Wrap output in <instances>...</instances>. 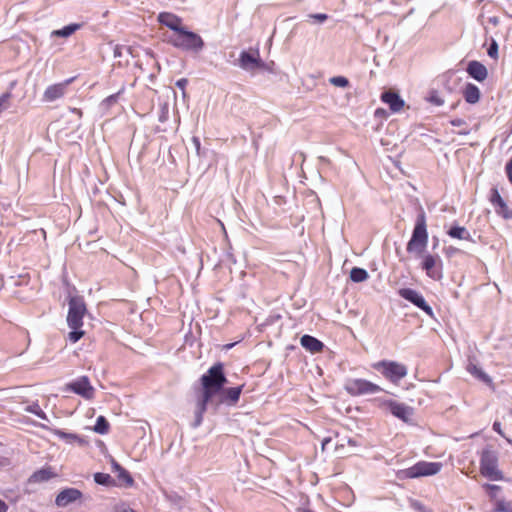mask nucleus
Returning <instances> with one entry per match:
<instances>
[{"mask_svg":"<svg viewBox=\"0 0 512 512\" xmlns=\"http://www.w3.org/2000/svg\"><path fill=\"white\" fill-rule=\"evenodd\" d=\"M73 112H74V113H76V114H78V115H80V116H81V114H82L81 110H80V109H77V108H74V109H73Z\"/></svg>","mask_w":512,"mask_h":512,"instance_id":"obj_48","label":"nucleus"},{"mask_svg":"<svg viewBox=\"0 0 512 512\" xmlns=\"http://www.w3.org/2000/svg\"><path fill=\"white\" fill-rule=\"evenodd\" d=\"M467 72L479 82L484 81L488 76L487 68L478 61H471L467 66Z\"/></svg>","mask_w":512,"mask_h":512,"instance_id":"obj_20","label":"nucleus"},{"mask_svg":"<svg viewBox=\"0 0 512 512\" xmlns=\"http://www.w3.org/2000/svg\"><path fill=\"white\" fill-rule=\"evenodd\" d=\"M492 512H512V500H505L500 497L499 500L494 503Z\"/></svg>","mask_w":512,"mask_h":512,"instance_id":"obj_29","label":"nucleus"},{"mask_svg":"<svg viewBox=\"0 0 512 512\" xmlns=\"http://www.w3.org/2000/svg\"><path fill=\"white\" fill-rule=\"evenodd\" d=\"M390 412L397 418L407 421L411 415L410 409L401 403H397L394 401L389 402Z\"/></svg>","mask_w":512,"mask_h":512,"instance_id":"obj_22","label":"nucleus"},{"mask_svg":"<svg viewBox=\"0 0 512 512\" xmlns=\"http://www.w3.org/2000/svg\"><path fill=\"white\" fill-rule=\"evenodd\" d=\"M482 488L485 490L486 494L489 497V500L494 504L501 497L502 488L498 485L485 483L482 485Z\"/></svg>","mask_w":512,"mask_h":512,"instance_id":"obj_27","label":"nucleus"},{"mask_svg":"<svg viewBox=\"0 0 512 512\" xmlns=\"http://www.w3.org/2000/svg\"><path fill=\"white\" fill-rule=\"evenodd\" d=\"M311 17L318 20L319 22H323L328 18V16L326 14H322V13L313 14V15H311Z\"/></svg>","mask_w":512,"mask_h":512,"instance_id":"obj_40","label":"nucleus"},{"mask_svg":"<svg viewBox=\"0 0 512 512\" xmlns=\"http://www.w3.org/2000/svg\"><path fill=\"white\" fill-rule=\"evenodd\" d=\"M399 295L405 300L413 303L415 306L426 312L428 315H432L431 307L426 303L423 296L414 289L403 288L399 290Z\"/></svg>","mask_w":512,"mask_h":512,"instance_id":"obj_13","label":"nucleus"},{"mask_svg":"<svg viewBox=\"0 0 512 512\" xmlns=\"http://www.w3.org/2000/svg\"><path fill=\"white\" fill-rule=\"evenodd\" d=\"M66 390L71 391L77 395H80L86 400L94 398L95 389L91 385L90 380L87 376H81L76 380L66 384Z\"/></svg>","mask_w":512,"mask_h":512,"instance_id":"obj_10","label":"nucleus"},{"mask_svg":"<svg viewBox=\"0 0 512 512\" xmlns=\"http://www.w3.org/2000/svg\"><path fill=\"white\" fill-rule=\"evenodd\" d=\"M487 53L493 59L498 58V44L495 40H492V43L490 44Z\"/></svg>","mask_w":512,"mask_h":512,"instance_id":"obj_36","label":"nucleus"},{"mask_svg":"<svg viewBox=\"0 0 512 512\" xmlns=\"http://www.w3.org/2000/svg\"><path fill=\"white\" fill-rule=\"evenodd\" d=\"M110 429V424L104 416H98L96 419V424L94 426V431L99 434H107Z\"/></svg>","mask_w":512,"mask_h":512,"instance_id":"obj_30","label":"nucleus"},{"mask_svg":"<svg viewBox=\"0 0 512 512\" xmlns=\"http://www.w3.org/2000/svg\"><path fill=\"white\" fill-rule=\"evenodd\" d=\"M239 63L241 68L247 71L264 68L258 50L242 51L239 56Z\"/></svg>","mask_w":512,"mask_h":512,"instance_id":"obj_12","label":"nucleus"},{"mask_svg":"<svg viewBox=\"0 0 512 512\" xmlns=\"http://www.w3.org/2000/svg\"><path fill=\"white\" fill-rule=\"evenodd\" d=\"M80 26V24H70L68 26L63 27L62 29L55 30L53 32V35L59 37H68L72 35L75 31H77L80 28Z\"/></svg>","mask_w":512,"mask_h":512,"instance_id":"obj_32","label":"nucleus"},{"mask_svg":"<svg viewBox=\"0 0 512 512\" xmlns=\"http://www.w3.org/2000/svg\"><path fill=\"white\" fill-rule=\"evenodd\" d=\"M158 21L174 31V33L181 30L184 26L182 19L177 15L170 12H162L158 15Z\"/></svg>","mask_w":512,"mask_h":512,"instance_id":"obj_17","label":"nucleus"},{"mask_svg":"<svg viewBox=\"0 0 512 512\" xmlns=\"http://www.w3.org/2000/svg\"><path fill=\"white\" fill-rule=\"evenodd\" d=\"M329 82L336 87L346 88L349 86V80L344 76L332 77Z\"/></svg>","mask_w":512,"mask_h":512,"instance_id":"obj_34","label":"nucleus"},{"mask_svg":"<svg viewBox=\"0 0 512 512\" xmlns=\"http://www.w3.org/2000/svg\"><path fill=\"white\" fill-rule=\"evenodd\" d=\"M74 77L69 78L61 83L50 85L46 88L43 94V100L46 102H53L64 96L67 86L74 81Z\"/></svg>","mask_w":512,"mask_h":512,"instance_id":"obj_14","label":"nucleus"},{"mask_svg":"<svg viewBox=\"0 0 512 512\" xmlns=\"http://www.w3.org/2000/svg\"><path fill=\"white\" fill-rule=\"evenodd\" d=\"M421 267L426 274L433 279H440L442 276V261L439 256L426 254L423 256Z\"/></svg>","mask_w":512,"mask_h":512,"instance_id":"obj_11","label":"nucleus"},{"mask_svg":"<svg viewBox=\"0 0 512 512\" xmlns=\"http://www.w3.org/2000/svg\"><path fill=\"white\" fill-rule=\"evenodd\" d=\"M122 91H123V89L121 91H119L118 93H116V94H112V95L108 96L107 98H105L104 102L107 105H112V104L116 103L117 100H118V97H119V95L121 94Z\"/></svg>","mask_w":512,"mask_h":512,"instance_id":"obj_37","label":"nucleus"},{"mask_svg":"<svg viewBox=\"0 0 512 512\" xmlns=\"http://www.w3.org/2000/svg\"><path fill=\"white\" fill-rule=\"evenodd\" d=\"M380 99L383 103L387 104L392 113H399L405 106V101L400 95L392 90L385 91L381 94Z\"/></svg>","mask_w":512,"mask_h":512,"instance_id":"obj_15","label":"nucleus"},{"mask_svg":"<svg viewBox=\"0 0 512 512\" xmlns=\"http://www.w3.org/2000/svg\"><path fill=\"white\" fill-rule=\"evenodd\" d=\"M369 277L367 271L363 268L354 267L350 271V278L353 282H363Z\"/></svg>","mask_w":512,"mask_h":512,"instance_id":"obj_28","label":"nucleus"},{"mask_svg":"<svg viewBox=\"0 0 512 512\" xmlns=\"http://www.w3.org/2000/svg\"><path fill=\"white\" fill-rule=\"evenodd\" d=\"M302 512H314V511H312L310 509H303Z\"/></svg>","mask_w":512,"mask_h":512,"instance_id":"obj_50","label":"nucleus"},{"mask_svg":"<svg viewBox=\"0 0 512 512\" xmlns=\"http://www.w3.org/2000/svg\"><path fill=\"white\" fill-rule=\"evenodd\" d=\"M302 347L315 354L323 351L324 344L317 338L310 335H303L300 339Z\"/></svg>","mask_w":512,"mask_h":512,"instance_id":"obj_21","label":"nucleus"},{"mask_svg":"<svg viewBox=\"0 0 512 512\" xmlns=\"http://www.w3.org/2000/svg\"><path fill=\"white\" fill-rule=\"evenodd\" d=\"M233 346H234V344H233V343H231V344H227V345L225 346V348H226V349H230V348H232Z\"/></svg>","mask_w":512,"mask_h":512,"instance_id":"obj_49","label":"nucleus"},{"mask_svg":"<svg viewBox=\"0 0 512 512\" xmlns=\"http://www.w3.org/2000/svg\"><path fill=\"white\" fill-rule=\"evenodd\" d=\"M372 368L379 371L386 379L394 383L407 375L406 366L395 361H378L372 364Z\"/></svg>","mask_w":512,"mask_h":512,"instance_id":"obj_7","label":"nucleus"},{"mask_svg":"<svg viewBox=\"0 0 512 512\" xmlns=\"http://www.w3.org/2000/svg\"><path fill=\"white\" fill-rule=\"evenodd\" d=\"M490 201L495 207V210L498 214L503 215L505 218L512 217V212L508 210V207L505 201L502 199L501 195L499 194L497 188L492 189Z\"/></svg>","mask_w":512,"mask_h":512,"instance_id":"obj_19","label":"nucleus"},{"mask_svg":"<svg viewBox=\"0 0 512 512\" xmlns=\"http://www.w3.org/2000/svg\"><path fill=\"white\" fill-rule=\"evenodd\" d=\"M68 305L69 309L66 320L71 331L68 333L67 339L71 343H76L85 335V331L82 330V327L87 308L81 297H71Z\"/></svg>","mask_w":512,"mask_h":512,"instance_id":"obj_2","label":"nucleus"},{"mask_svg":"<svg viewBox=\"0 0 512 512\" xmlns=\"http://www.w3.org/2000/svg\"><path fill=\"white\" fill-rule=\"evenodd\" d=\"M506 172H507L509 181L512 183V159L506 165Z\"/></svg>","mask_w":512,"mask_h":512,"instance_id":"obj_39","label":"nucleus"},{"mask_svg":"<svg viewBox=\"0 0 512 512\" xmlns=\"http://www.w3.org/2000/svg\"><path fill=\"white\" fill-rule=\"evenodd\" d=\"M428 245V232L426 224V216L421 211L415 221V226L412 232V236L407 243V252L414 254L415 256H421L426 250Z\"/></svg>","mask_w":512,"mask_h":512,"instance_id":"obj_3","label":"nucleus"},{"mask_svg":"<svg viewBox=\"0 0 512 512\" xmlns=\"http://www.w3.org/2000/svg\"><path fill=\"white\" fill-rule=\"evenodd\" d=\"M450 239H457L462 241V244L460 246H456L450 243V254L455 252H466L475 243L470 232L465 227L461 226L450 227Z\"/></svg>","mask_w":512,"mask_h":512,"instance_id":"obj_9","label":"nucleus"},{"mask_svg":"<svg viewBox=\"0 0 512 512\" xmlns=\"http://www.w3.org/2000/svg\"><path fill=\"white\" fill-rule=\"evenodd\" d=\"M11 96L10 92H6L0 96V115L9 107Z\"/></svg>","mask_w":512,"mask_h":512,"instance_id":"obj_35","label":"nucleus"},{"mask_svg":"<svg viewBox=\"0 0 512 512\" xmlns=\"http://www.w3.org/2000/svg\"><path fill=\"white\" fill-rule=\"evenodd\" d=\"M8 511V505L5 501L0 499V512H7Z\"/></svg>","mask_w":512,"mask_h":512,"instance_id":"obj_43","label":"nucleus"},{"mask_svg":"<svg viewBox=\"0 0 512 512\" xmlns=\"http://www.w3.org/2000/svg\"><path fill=\"white\" fill-rule=\"evenodd\" d=\"M94 480L97 484H100V485L111 486L114 484L112 477L107 473H101V472L95 473Z\"/></svg>","mask_w":512,"mask_h":512,"instance_id":"obj_33","label":"nucleus"},{"mask_svg":"<svg viewBox=\"0 0 512 512\" xmlns=\"http://www.w3.org/2000/svg\"><path fill=\"white\" fill-rule=\"evenodd\" d=\"M243 385L238 387H231L224 390V401L228 402L231 405L236 404L239 401L240 395L242 393Z\"/></svg>","mask_w":512,"mask_h":512,"instance_id":"obj_26","label":"nucleus"},{"mask_svg":"<svg viewBox=\"0 0 512 512\" xmlns=\"http://www.w3.org/2000/svg\"><path fill=\"white\" fill-rule=\"evenodd\" d=\"M431 101L434 102L437 105H440L443 103L442 100H439L437 97H431Z\"/></svg>","mask_w":512,"mask_h":512,"instance_id":"obj_47","label":"nucleus"},{"mask_svg":"<svg viewBox=\"0 0 512 512\" xmlns=\"http://www.w3.org/2000/svg\"><path fill=\"white\" fill-rule=\"evenodd\" d=\"M345 390L351 396H361L366 394H376L382 391V388L366 379H349L345 384Z\"/></svg>","mask_w":512,"mask_h":512,"instance_id":"obj_8","label":"nucleus"},{"mask_svg":"<svg viewBox=\"0 0 512 512\" xmlns=\"http://www.w3.org/2000/svg\"><path fill=\"white\" fill-rule=\"evenodd\" d=\"M467 370L468 372L473 375L475 378H477L478 380L484 382L485 384H487L488 386L492 387L493 386V381H492V378L487 375L480 367H478L475 363L473 362H469L468 366H467Z\"/></svg>","mask_w":512,"mask_h":512,"instance_id":"obj_23","label":"nucleus"},{"mask_svg":"<svg viewBox=\"0 0 512 512\" xmlns=\"http://www.w3.org/2000/svg\"><path fill=\"white\" fill-rule=\"evenodd\" d=\"M82 493L75 488H67L62 490L56 497L55 503L59 507H65L68 504L80 499Z\"/></svg>","mask_w":512,"mask_h":512,"instance_id":"obj_16","label":"nucleus"},{"mask_svg":"<svg viewBox=\"0 0 512 512\" xmlns=\"http://www.w3.org/2000/svg\"><path fill=\"white\" fill-rule=\"evenodd\" d=\"M55 477H57V473H55L50 466H47V467H43V468L35 471L28 478V483L29 484L42 483V482H46Z\"/></svg>","mask_w":512,"mask_h":512,"instance_id":"obj_18","label":"nucleus"},{"mask_svg":"<svg viewBox=\"0 0 512 512\" xmlns=\"http://www.w3.org/2000/svg\"><path fill=\"white\" fill-rule=\"evenodd\" d=\"M442 465L437 462L419 461L413 466L400 470L397 477L401 480L431 476L438 473Z\"/></svg>","mask_w":512,"mask_h":512,"instance_id":"obj_5","label":"nucleus"},{"mask_svg":"<svg viewBox=\"0 0 512 512\" xmlns=\"http://www.w3.org/2000/svg\"><path fill=\"white\" fill-rule=\"evenodd\" d=\"M493 429L500 435H503L499 422H494Z\"/></svg>","mask_w":512,"mask_h":512,"instance_id":"obj_44","label":"nucleus"},{"mask_svg":"<svg viewBox=\"0 0 512 512\" xmlns=\"http://www.w3.org/2000/svg\"><path fill=\"white\" fill-rule=\"evenodd\" d=\"M375 116L376 117H386L387 113H386V111L383 108H377L375 110Z\"/></svg>","mask_w":512,"mask_h":512,"instance_id":"obj_42","label":"nucleus"},{"mask_svg":"<svg viewBox=\"0 0 512 512\" xmlns=\"http://www.w3.org/2000/svg\"><path fill=\"white\" fill-rule=\"evenodd\" d=\"M188 83V80L185 79V78H182V79H179L177 82H176V85L181 88V89H184L186 87Z\"/></svg>","mask_w":512,"mask_h":512,"instance_id":"obj_41","label":"nucleus"},{"mask_svg":"<svg viewBox=\"0 0 512 512\" xmlns=\"http://www.w3.org/2000/svg\"><path fill=\"white\" fill-rule=\"evenodd\" d=\"M451 124H452L453 126H461V125L463 124V121H462V120H460V119H458V120H453V121H451Z\"/></svg>","mask_w":512,"mask_h":512,"instance_id":"obj_46","label":"nucleus"},{"mask_svg":"<svg viewBox=\"0 0 512 512\" xmlns=\"http://www.w3.org/2000/svg\"><path fill=\"white\" fill-rule=\"evenodd\" d=\"M115 512H137V511L132 509L128 505L122 503V504L115 506Z\"/></svg>","mask_w":512,"mask_h":512,"instance_id":"obj_38","label":"nucleus"},{"mask_svg":"<svg viewBox=\"0 0 512 512\" xmlns=\"http://www.w3.org/2000/svg\"><path fill=\"white\" fill-rule=\"evenodd\" d=\"M54 435H56L57 437H59L63 440H66L67 442H70V443H72V442L83 443V440L77 434L67 433V432H64L59 429L54 430Z\"/></svg>","mask_w":512,"mask_h":512,"instance_id":"obj_31","label":"nucleus"},{"mask_svg":"<svg viewBox=\"0 0 512 512\" xmlns=\"http://www.w3.org/2000/svg\"><path fill=\"white\" fill-rule=\"evenodd\" d=\"M202 389L196 400V423L199 426L203 420V415L207 410V405L211 399L224 387L227 378L224 373V364L221 362L211 366L207 373L200 378Z\"/></svg>","mask_w":512,"mask_h":512,"instance_id":"obj_1","label":"nucleus"},{"mask_svg":"<svg viewBox=\"0 0 512 512\" xmlns=\"http://www.w3.org/2000/svg\"><path fill=\"white\" fill-rule=\"evenodd\" d=\"M112 467L115 472H117V477L120 481H122L126 486H132L134 483V480L130 473L124 469L119 463L116 461H113Z\"/></svg>","mask_w":512,"mask_h":512,"instance_id":"obj_25","label":"nucleus"},{"mask_svg":"<svg viewBox=\"0 0 512 512\" xmlns=\"http://www.w3.org/2000/svg\"><path fill=\"white\" fill-rule=\"evenodd\" d=\"M480 473L491 481L502 480L503 473L498 468V457L495 451L483 450L480 460Z\"/></svg>","mask_w":512,"mask_h":512,"instance_id":"obj_6","label":"nucleus"},{"mask_svg":"<svg viewBox=\"0 0 512 512\" xmlns=\"http://www.w3.org/2000/svg\"><path fill=\"white\" fill-rule=\"evenodd\" d=\"M168 42L174 47L188 51H200L204 47L203 39L198 34L186 30L185 27L173 33Z\"/></svg>","mask_w":512,"mask_h":512,"instance_id":"obj_4","label":"nucleus"},{"mask_svg":"<svg viewBox=\"0 0 512 512\" xmlns=\"http://www.w3.org/2000/svg\"><path fill=\"white\" fill-rule=\"evenodd\" d=\"M331 441V438L330 437H327V438H324L323 441H322V450H325L326 448V445H328V443Z\"/></svg>","mask_w":512,"mask_h":512,"instance_id":"obj_45","label":"nucleus"},{"mask_svg":"<svg viewBox=\"0 0 512 512\" xmlns=\"http://www.w3.org/2000/svg\"><path fill=\"white\" fill-rule=\"evenodd\" d=\"M463 97L467 103L475 104L480 99V90L476 85L468 83L463 89Z\"/></svg>","mask_w":512,"mask_h":512,"instance_id":"obj_24","label":"nucleus"}]
</instances>
